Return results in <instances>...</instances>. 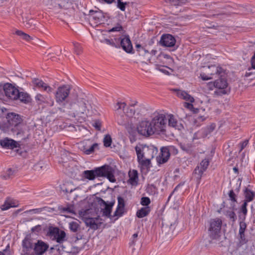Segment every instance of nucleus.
<instances>
[{"label": "nucleus", "instance_id": "f3484780", "mask_svg": "<svg viewBox=\"0 0 255 255\" xmlns=\"http://www.w3.org/2000/svg\"><path fill=\"white\" fill-rule=\"evenodd\" d=\"M142 151H143L144 158H153L158 151L157 148L153 145H146L143 144H142Z\"/></svg>", "mask_w": 255, "mask_h": 255}, {"label": "nucleus", "instance_id": "4d7b16f0", "mask_svg": "<svg viewBox=\"0 0 255 255\" xmlns=\"http://www.w3.org/2000/svg\"><path fill=\"white\" fill-rule=\"evenodd\" d=\"M209 165V160L208 159L205 158L202 160L200 162L201 168L203 169V170H206L208 168Z\"/></svg>", "mask_w": 255, "mask_h": 255}, {"label": "nucleus", "instance_id": "0e129e2a", "mask_svg": "<svg viewBox=\"0 0 255 255\" xmlns=\"http://www.w3.org/2000/svg\"><path fill=\"white\" fill-rule=\"evenodd\" d=\"M4 255H12L13 254V252H11L10 250V247L9 245L7 246L6 249L3 250L2 252Z\"/></svg>", "mask_w": 255, "mask_h": 255}, {"label": "nucleus", "instance_id": "e433bc0d", "mask_svg": "<svg viewBox=\"0 0 255 255\" xmlns=\"http://www.w3.org/2000/svg\"><path fill=\"white\" fill-rule=\"evenodd\" d=\"M135 150L137 155V161H139V160L144 158L143 151H142V144H138L135 147Z\"/></svg>", "mask_w": 255, "mask_h": 255}, {"label": "nucleus", "instance_id": "473e14b6", "mask_svg": "<svg viewBox=\"0 0 255 255\" xmlns=\"http://www.w3.org/2000/svg\"><path fill=\"white\" fill-rule=\"evenodd\" d=\"M54 240H55L56 242L60 244L63 243V242L66 241L65 232L63 230H59L58 233L57 234Z\"/></svg>", "mask_w": 255, "mask_h": 255}, {"label": "nucleus", "instance_id": "f8f14e48", "mask_svg": "<svg viewBox=\"0 0 255 255\" xmlns=\"http://www.w3.org/2000/svg\"><path fill=\"white\" fill-rule=\"evenodd\" d=\"M28 135L24 136L22 138L23 141H17V154L22 156L23 157H26L27 155V150L28 149L27 145V139Z\"/></svg>", "mask_w": 255, "mask_h": 255}, {"label": "nucleus", "instance_id": "ddd939ff", "mask_svg": "<svg viewBox=\"0 0 255 255\" xmlns=\"http://www.w3.org/2000/svg\"><path fill=\"white\" fill-rule=\"evenodd\" d=\"M172 149H175L174 146L162 147L160 149L159 155L157 157V161L159 164H163L169 159Z\"/></svg>", "mask_w": 255, "mask_h": 255}, {"label": "nucleus", "instance_id": "393cba45", "mask_svg": "<svg viewBox=\"0 0 255 255\" xmlns=\"http://www.w3.org/2000/svg\"><path fill=\"white\" fill-rule=\"evenodd\" d=\"M0 145L4 148L13 149L16 147V141L5 137L3 139L0 140Z\"/></svg>", "mask_w": 255, "mask_h": 255}, {"label": "nucleus", "instance_id": "58836bf2", "mask_svg": "<svg viewBox=\"0 0 255 255\" xmlns=\"http://www.w3.org/2000/svg\"><path fill=\"white\" fill-rule=\"evenodd\" d=\"M21 18L22 22L24 24V26L27 28L34 29L35 28V24L34 23V20L33 19H29L26 21L24 20L23 17L21 15Z\"/></svg>", "mask_w": 255, "mask_h": 255}, {"label": "nucleus", "instance_id": "4468645a", "mask_svg": "<svg viewBox=\"0 0 255 255\" xmlns=\"http://www.w3.org/2000/svg\"><path fill=\"white\" fill-rule=\"evenodd\" d=\"M34 243L30 239H25L22 242L21 255H33Z\"/></svg>", "mask_w": 255, "mask_h": 255}, {"label": "nucleus", "instance_id": "bf43d9fd", "mask_svg": "<svg viewBox=\"0 0 255 255\" xmlns=\"http://www.w3.org/2000/svg\"><path fill=\"white\" fill-rule=\"evenodd\" d=\"M180 148L182 150L188 153H191L192 150H191V146L188 144H187V145L181 144V145H180Z\"/></svg>", "mask_w": 255, "mask_h": 255}, {"label": "nucleus", "instance_id": "b1692460", "mask_svg": "<svg viewBox=\"0 0 255 255\" xmlns=\"http://www.w3.org/2000/svg\"><path fill=\"white\" fill-rule=\"evenodd\" d=\"M228 200L230 201L229 209L237 210L236 204L238 203L237 195L233 190H231L228 193Z\"/></svg>", "mask_w": 255, "mask_h": 255}, {"label": "nucleus", "instance_id": "f03ea898", "mask_svg": "<svg viewBox=\"0 0 255 255\" xmlns=\"http://www.w3.org/2000/svg\"><path fill=\"white\" fill-rule=\"evenodd\" d=\"M83 176L89 180H93L96 177H105L111 182H115L114 169L110 165L105 164L93 170H85L83 172Z\"/></svg>", "mask_w": 255, "mask_h": 255}, {"label": "nucleus", "instance_id": "9d476101", "mask_svg": "<svg viewBox=\"0 0 255 255\" xmlns=\"http://www.w3.org/2000/svg\"><path fill=\"white\" fill-rule=\"evenodd\" d=\"M160 45L164 47H172L173 50L177 48L175 46L176 39L175 37L170 34H163L160 38L159 41Z\"/></svg>", "mask_w": 255, "mask_h": 255}, {"label": "nucleus", "instance_id": "72a5a7b5", "mask_svg": "<svg viewBox=\"0 0 255 255\" xmlns=\"http://www.w3.org/2000/svg\"><path fill=\"white\" fill-rule=\"evenodd\" d=\"M236 210L230 209L224 212L225 215L229 218L233 223H234L237 219V215L235 212Z\"/></svg>", "mask_w": 255, "mask_h": 255}, {"label": "nucleus", "instance_id": "a19ab883", "mask_svg": "<svg viewBox=\"0 0 255 255\" xmlns=\"http://www.w3.org/2000/svg\"><path fill=\"white\" fill-rule=\"evenodd\" d=\"M248 240L246 238L245 233L239 234V242L237 244L238 247H240L243 245L247 244Z\"/></svg>", "mask_w": 255, "mask_h": 255}, {"label": "nucleus", "instance_id": "423d86ee", "mask_svg": "<svg viewBox=\"0 0 255 255\" xmlns=\"http://www.w3.org/2000/svg\"><path fill=\"white\" fill-rule=\"evenodd\" d=\"M222 221L219 218L212 219L210 221V227L208 229L209 236L212 239H216L220 233Z\"/></svg>", "mask_w": 255, "mask_h": 255}, {"label": "nucleus", "instance_id": "6ab92c4d", "mask_svg": "<svg viewBox=\"0 0 255 255\" xmlns=\"http://www.w3.org/2000/svg\"><path fill=\"white\" fill-rule=\"evenodd\" d=\"M23 118V116L17 114V135H23L26 129V122L24 121Z\"/></svg>", "mask_w": 255, "mask_h": 255}, {"label": "nucleus", "instance_id": "39448f33", "mask_svg": "<svg viewBox=\"0 0 255 255\" xmlns=\"http://www.w3.org/2000/svg\"><path fill=\"white\" fill-rule=\"evenodd\" d=\"M46 3L55 13L61 9H68L72 5V0H45Z\"/></svg>", "mask_w": 255, "mask_h": 255}, {"label": "nucleus", "instance_id": "412c9836", "mask_svg": "<svg viewBox=\"0 0 255 255\" xmlns=\"http://www.w3.org/2000/svg\"><path fill=\"white\" fill-rule=\"evenodd\" d=\"M32 83L37 88L39 89H42L48 93H50L52 91V88L40 79L34 78L32 80Z\"/></svg>", "mask_w": 255, "mask_h": 255}, {"label": "nucleus", "instance_id": "c85d7f7f", "mask_svg": "<svg viewBox=\"0 0 255 255\" xmlns=\"http://www.w3.org/2000/svg\"><path fill=\"white\" fill-rule=\"evenodd\" d=\"M118 106L117 110L123 109L125 113H127L128 116H132L134 114V111L132 109H125L126 104L124 102H118L117 104Z\"/></svg>", "mask_w": 255, "mask_h": 255}, {"label": "nucleus", "instance_id": "de8ad7c7", "mask_svg": "<svg viewBox=\"0 0 255 255\" xmlns=\"http://www.w3.org/2000/svg\"><path fill=\"white\" fill-rule=\"evenodd\" d=\"M104 145L105 147H110L111 145L112 140L110 135L107 134L104 138Z\"/></svg>", "mask_w": 255, "mask_h": 255}, {"label": "nucleus", "instance_id": "dca6fc26", "mask_svg": "<svg viewBox=\"0 0 255 255\" xmlns=\"http://www.w3.org/2000/svg\"><path fill=\"white\" fill-rule=\"evenodd\" d=\"M120 45L124 50L128 53H133V48L128 36H126L123 38H119Z\"/></svg>", "mask_w": 255, "mask_h": 255}, {"label": "nucleus", "instance_id": "680f3d73", "mask_svg": "<svg viewBox=\"0 0 255 255\" xmlns=\"http://www.w3.org/2000/svg\"><path fill=\"white\" fill-rule=\"evenodd\" d=\"M42 227L41 225H37L31 228V232L35 234L39 233L41 231Z\"/></svg>", "mask_w": 255, "mask_h": 255}, {"label": "nucleus", "instance_id": "2eb2a0df", "mask_svg": "<svg viewBox=\"0 0 255 255\" xmlns=\"http://www.w3.org/2000/svg\"><path fill=\"white\" fill-rule=\"evenodd\" d=\"M33 253L36 255H43L48 249L49 246L41 240L34 243Z\"/></svg>", "mask_w": 255, "mask_h": 255}, {"label": "nucleus", "instance_id": "ea45409f", "mask_svg": "<svg viewBox=\"0 0 255 255\" xmlns=\"http://www.w3.org/2000/svg\"><path fill=\"white\" fill-rule=\"evenodd\" d=\"M17 35L19 36L22 39L27 42H30L31 40H33L32 37L21 30H17Z\"/></svg>", "mask_w": 255, "mask_h": 255}, {"label": "nucleus", "instance_id": "c756f323", "mask_svg": "<svg viewBox=\"0 0 255 255\" xmlns=\"http://www.w3.org/2000/svg\"><path fill=\"white\" fill-rule=\"evenodd\" d=\"M115 203V200H113L109 203H108L105 206V208L103 209V214L106 217L110 218L111 217V212L112 208Z\"/></svg>", "mask_w": 255, "mask_h": 255}, {"label": "nucleus", "instance_id": "5fc2aeb1", "mask_svg": "<svg viewBox=\"0 0 255 255\" xmlns=\"http://www.w3.org/2000/svg\"><path fill=\"white\" fill-rule=\"evenodd\" d=\"M124 30L123 26L120 23H117L116 25L113 27L112 28L109 29L108 31L111 32H121Z\"/></svg>", "mask_w": 255, "mask_h": 255}, {"label": "nucleus", "instance_id": "f704fd0d", "mask_svg": "<svg viewBox=\"0 0 255 255\" xmlns=\"http://www.w3.org/2000/svg\"><path fill=\"white\" fill-rule=\"evenodd\" d=\"M59 230L57 227H49L47 232V236L52 239V240H54Z\"/></svg>", "mask_w": 255, "mask_h": 255}, {"label": "nucleus", "instance_id": "c03bdc74", "mask_svg": "<svg viewBox=\"0 0 255 255\" xmlns=\"http://www.w3.org/2000/svg\"><path fill=\"white\" fill-rule=\"evenodd\" d=\"M71 185V184L69 183L64 184L62 186H61V189L64 192L66 193H71L75 190V188H70L69 186Z\"/></svg>", "mask_w": 255, "mask_h": 255}, {"label": "nucleus", "instance_id": "a878e982", "mask_svg": "<svg viewBox=\"0 0 255 255\" xmlns=\"http://www.w3.org/2000/svg\"><path fill=\"white\" fill-rule=\"evenodd\" d=\"M7 120V128L11 130H13L16 127V115L13 113L7 114L6 116Z\"/></svg>", "mask_w": 255, "mask_h": 255}, {"label": "nucleus", "instance_id": "aec40b11", "mask_svg": "<svg viewBox=\"0 0 255 255\" xmlns=\"http://www.w3.org/2000/svg\"><path fill=\"white\" fill-rule=\"evenodd\" d=\"M16 89L11 84L6 83L3 85V91L5 95L9 99L15 100Z\"/></svg>", "mask_w": 255, "mask_h": 255}, {"label": "nucleus", "instance_id": "4c0bfd02", "mask_svg": "<svg viewBox=\"0 0 255 255\" xmlns=\"http://www.w3.org/2000/svg\"><path fill=\"white\" fill-rule=\"evenodd\" d=\"M15 207L14 203L10 199H7L5 200L3 204L0 206L2 210H6L11 207Z\"/></svg>", "mask_w": 255, "mask_h": 255}, {"label": "nucleus", "instance_id": "a18cd8bd", "mask_svg": "<svg viewBox=\"0 0 255 255\" xmlns=\"http://www.w3.org/2000/svg\"><path fill=\"white\" fill-rule=\"evenodd\" d=\"M205 170H203V169H202L200 167H199V166H197L195 170H194V173L195 175H197V178L200 180L202 176V175L204 173V172L205 171Z\"/></svg>", "mask_w": 255, "mask_h": 255}, {"label": "nucleus", "instance_id": "864d4df0", "mask_svg": "<svg viewBox=\"0 0 255 255\" xmlns=\"http://www.w3.org/2000/svg\"><path fill=\"white\" fill-rule=\"evenodd\" d=\"M79 228V225L76 222H72L69 224V228L73 232H77Z\"/></svg>", "mask_w": 255, "mask_h": 255}, {"label": "nucleus", "instance_id": "603ef678", "mask_svg": "<svg viewBox=\"0 0 255 255\" xmlns=\"http://www.w3.org/2000/svg\"><path fill=\"white\" fill-rule=\"evenodd\" d=\"M102 42L106 43L107 44L111 45V46L116 47V48L120 47V45L119 44H117L116 43H115V42L114 41V40L113 39H110L106 38V39H104L103 41H102Z\"/></svg>", "mask_w": 255, "mask_h": 255}, {"label": "nucleus", "instance_id": "7ed1b4c3", "mask_svg": "<svg viewBox=\"0 0 255 255\" xmlns=\"http://www.w3.org/2000/svg\"><path fill=\"white\" fill-rule=\"evenodd\" d=\"M204 70L200 74L201 79L204 81L216 78L217 76L225 74L223 69L215 65L204 67Z\"/></svg>", "mask_w": 255, "mask_h": 255}, {"label": "nucleus", "instance_id": "6e6552de", "mask_svg": "<svg viewBox=\"0 0 255 255\" xmlns=\"http://www.w3.org/2000/svg\"><path fill=\"white\" fill-rule=\"evenodd\" d=\"M138 133L146 137L154 134L150 122L142 121L137 126Z\"/></svg>", "mask_w": 255, "mask_h": 255}, {"label": "nucleus", "instance_id": "2f4dec72", "mask_svg": "<svg viewBox=\"0 0 255 255\" xmlns=\"http://www.w3.org/2000/svg\"><path fill=\"white\" fill-rule=\"evenodd\" d=\"M151 211L150 207L149 206L141 208L136 212V216L139 218H143L147 216Z\"/></svg>", "mask_w": 255, "mask_h": 255}, {"label": "nucleus", "instance_id": "0eeeda50", "mask_svg": "<svg viewBox=\"0 0 255 255\" xmlns=\"http://www.w3.org/2000/svg\"><path fill=\"white\" fill-rule=\"evenodd\" d=\"M224 74H222V75H220V78L216 80L214 83L215 87L217 89L214 92V93L218 96H222L228 93L227 89L228 83L224 76Z\"/></svg>", "mask_w": 255, "mask_h": 255}, {"label": "nucleus", "instance_id": "13d9d810", "mask_svg": "<svg viewBox=\"0 0 255 255\" xmlns=\"http://www.w3.org/2000/svg\"><path fill=\"white\" fill-rule=\"evenodd\" d=\"M247 228V224L245 222L242 221L240 222V229L239 234L245 233Z\"/></svg>", "mask_w": 255, "mask_h": 255}, {"label": "nucleus", "instance_id": "37998d69", "mask_svg": "<svg viewBox=\"0 0 255 255\" xmlns=\"http://www.w3.org/2000/svg\"><path fill=\"white\" fill-rule=\"evenodd\" d=\"M58 209L61 213H74V211L73 210V206L71 205H68L66 207H63L62 206H59Z\"/></svg>", "mask_w": 255, "mask_h": 255}, {"label": "nucleus", "instance_id": "6e6d98bb", "mask_svg": "<svg viewBox=\"0 0 255 255\" xmlns=\"http://www.w3.org/2000/svg\"><path fill=\"white\" fill-rule=\"evenodd\" d=\"M150 203L151 201L149 197H143L141 198L140 204L142 206H144L145 207L148 206Z\"/></svg>", "mask_w": 255, "mask_h": 255}, {"label": "nucleus", "instance_id": "79ce46f5", "mask_svg": "<svg viewBox=\"0 0 255 255\" xmlns=\"http://www.w3.org/2000/svg\"><path fill=\"white\" fill-rule=\"evenodd\" d=\"M168 125L170 127L175 128H178V122L172 115L169 116V118L168 119Z\"/></svg>", "mask_w": 255, "mask_h": 255}, {"label": "nucleus", "instance_id": "8fccbe9b", "mask_svg": "<svg viewBox=\"0 0 255 255\" xmlns=\"http://www.w3.org/2000/svg\"><path fill=\"white\" fill-rule=\"evenodd\" d=\"M73 44L74 46V52L77 55L80 54L82 51V47L81 45L77 42H73Z\"/></svg>", "mask_w": 255, "mask_h": 255}, {"label": "nucleus", "instance_id": "f257e3e1", "mask_svg": "<svg viewBox=\"0 0 255 255\" xmlns=\"http://www.w3.org/2000/svg\"><path fill=\"white\" fill-rule=\"evenodd\" d=\"M58 111L60 113H68L70 116L76 118L80 123L85 121L88 112L86 103L83 100H78L70 104L64 103L62 107L55 109L51 113L55 114Z\"/></svg>", "mask_w": 255, "mask_h": 255}, {"label": "nucleus", "instance_id": "338daca9", "mask_svg": "<svg viewBox=\"0 0 255 255\" xmlns=\"http://www.w3.org/2000/svg\"><path fill=\"white\" fill-rule=\"evenodd\" d=\"M93 126L95 127V128L98 130H101V124L99 121H96L93 124Z\"/></svg>", "mask_w": 255, "mask_h": 255}, {"label": "nucleus", "instance_id": "09e8293b", "mask_svg": "<svg viewBox=\"0 0 255 255\" xmlns=\"http://www.w3.org/2000/svg\"><path fill=\"white\" fill-rule=\"evenodd\" d=\"M118 205L117 206L118 210H123L125 206V203L124 198L121 196L118 197Z\"/></svg>", "mask_w": 255, "mask_h": 255}, {"label": "nucleus", "instance_id": "cd10ccee", "mask_svg": "<svg viewBox=\"0 0 255 255\" xmlns=\"http://www.w3.org/2000/svg\"><path fill=\"white\" fill-rule=\"evenodd\" d=\"M245 200L244 201L247 203L252 201L255 196V193L248 188H246L244 190Z\"/></svg>", "mask_w": 255, "mask_h": 255}, {"label": "nucleus", "instance_id": "7c9ffc66", "mask_svg": "<svg viewBox=\"0 0 255 255\" xmlns=\"http://www.w3.org/2000/svg\"><path fill=\"white\" fill-rule=\"evenodd\" d=\"M98 144L95 143L89 147H88L87 145H83L82 149L85 154L89 155L93 153L95 149H98Z\"/></svg>", "mask_w": 255, "mask_h": 255}, {"label": "nucleus", "instance_id": "3c124183", "mask_svg": "<svg viewBox=\"0 0 255 255\" xmlns=\"http://www.w3.org/2000/svg\"><path fill=\"white\" fill-rule=\"evenodd\" d=\"M247 206L248 203L243 201V203L240 209L239 212L242 213L245 217L246 216L248 213Z\"/></svg>", "mask_w": 255, "mask_h": 255}, {"label": "nucleus", "instance_id": "1a4fd4ad", "mask_svg": "<svg viewBox=\"0 0 255 255\" xmlns=\"http://www.w3.org/2000/svg\"><path fill=\"white\" fill-rule=\"evenodd\" d=\"M70 89L67 85H63L58 88L55 95L56 102L61 104L64 102L70 94Z\"/></svg>", "mask_w": 255, "mask_h": 255}, {"label": "nucleus", "instance_id": "20e7f679", "mask_svg": "<svg viewBox=\"0 0 255 255\" xmlns=\"http://www.w3.org/2000/svg\"><path fill=\"white\" fill-rule=\"evenodd\" d=\"M167 120L163 114H158L151 120L150 123L154 133L159 134L165 131Z\"/></svg>", "mask_w": 255, "mask_h": 255}, {"label": "nucleus", "instance_id": "774afa93", "mask_svg": "<svg viewBox=\"0 0 255 255\" xmlns=\"http://www.w3.org/2000/svg\"><path fill=\"white\" fill-rule=\"evenodd\" d=\"M251 63L252 68L255 69V52L251 58Z\"/></svg>", "mask_w": 255, "mask_h": 255}, {"label": "nucleus", "instance_id": "69168bd1", "mask_svg": "<svg viewBox=\"0 0 255 255\" xmlns=\"http://www.w3.org/2000/svg\"><path fill=\"white\" fill-rule=\"evenodd\" d=\"M96 200H97V202L98 203V204L100 205V206H105L106 205H107L108 204L107 202L105 201L103 199H102L100 197H96Z\"/></svg>", "mask_w": 255, "mask_h": 255}, {"label": "nucleus", "instance_id": "5701e85b", "mask_svg": "<svg viewBox=\"0 0 255 255\" xmlns=\"http://www.w3.org/2000/svg\"><path fill=\"white\" fill-rule=\"evenodd\" d=\"M99 220V218H88L85 219V223L87 226L96 230L99 228L101 224V222H98Z\"/></svg>", "mask_w": 255, "mask_h": 255}, {"label": "nucleus", "instance_id": "a211bd4d", "mask_svg": "<svg viewBox=\"0 0 255 255\" xmlns=\"http://www.w3.org/2000/svg\"><path fill=\"white\" fill-rule=\"evenodd\" d=\"M35 99L38 105L45 104L48 106L52 107L54 104V100L51 97L48 98L47 96L41 94H37Z\"/></svg>", "mask_w": 255, "mask_h": 255}, {"label": "nucleus", "instance_id": "bb28decb", "mask_svg": "<svg viewBox=\"0 0 255 255\" xmlns=\"http://www.w3.org/2000/svg\"><path fill=\"white\" fill-rule=\"evenodd\" d=\"M176 91L177 96L179 98L190 103L194 102V99L186 92L180 90H176Z\"/></svg>", "mask_w": 255, "mask_h": 255}, {"label": "nucleus", "instance_id": "c9c22d12", "mask_svg": "<svg viewBox=\"0 0 255 255\" xmlns=\"http://www.w3.org/2000/svg\"><path fill=\"white\" fill-rule=\"evenodd\" d=\"M129 179L128 180V182L132 185H134L135 183H137V179H138V175L137 172L136 170H133L132 172L131 173H129Z\"/></svg>", "mask_w": 255, "mask_h": 255}, {"label": "nucleus", "instance_id": "4be33fe9", "mask_svg": "<svg viewBox=\"0 0 255 255\" xmlns=\"http://www.w3.org/2000/svg\"><path fill=\"white\" fill-rule=\"evenodd\" d=\"M17 100H19L25 104H28L32 101L30 95L27 92L20 91L18 86H17Z\"/></svg>", "mask_w": 255, "mask_h": 255}, {"label": "nucleus", "instance_id": "e2e57ef3", "mask_svg": "<svg viewBox=\"0 0 255 255\" xmlns=\"http://www.w3.org/2000/svg\"><path fill=\"white\" fill-rule=\"evenodd\" d=\"M249 143V140L246 139L245 140H244V141L241 142L240 144H239V145H240V152H241L246 146L247 145H248Z\"/></svg>", "mask_w": 255, "mask_h": 255}, {"label": "nucleus", "instance_id": "49530a36", "mask_svg": "<svg viewBox=\"0 0 255 255\" xmlns=\"http://www.w3.org/2000/svg\"><path fill=\"white\" fill-rule=\"evenodd\" d=\"M151 159L150 158H143L139 160V161H138V162L142 166L147 167L150 164V160Z\"/></svg>", "mask_w": 255, "mask_h": 255}, {"label": "nucleus", "instance_id": "052dcab7", "mask_svg": "<svg viewBox=\"0 0 255 255\" xmlns=\"http://www.w3.org/2000/svg\"><path fill=\"white\" fill-rule=\"evenodd\" d=\"M128 2H117V7L122 11H125L126 6L128 4Z\"/></svg>", "mask_w": 255, "mask_h": 255}, {"label": "nucleus", "instance_id": "9b49d317", "mask_svg": "<svg viewBox=\"0 0 255 255\" xmlns=\"http://www.w3.org/2000/svg\"><path fill=\"white\" fill-rule=\"evenodd\" d=\"M89 20L91 25L97 26L101 23L105 18L103 12L101 10H90L89 11Z\"/></svg>", "mask_w": 255, "mask_h": 255}]
</instances>
